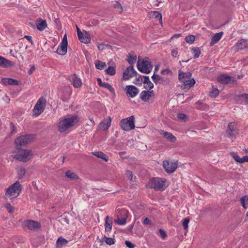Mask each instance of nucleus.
<instances>
[{
  "mask_svg": "<svg viewBox=\"0 0 248 248\" xmlns=\"http://www.w3.org/2000/svg\"><path fill=\"white\" fill-rule=\"evenodd\" d=\"M79 120L78 117L76 115L63 119L60 121L58 124V131L61 133L65 132L68 128L77 124Z\"/></svg>",
  "mask_w": 248,
  "mask_h": 248,
  "instance_id": "nucleus-1",
  "label": "nucleus"
},
{
  "mask_svg": "<svg viewBox=\"0 0 248 248\" xmlns=\"http://www.w3.org/2000/svg\"><path fill=\"white\" fill-rule=\"evenodd\" d=\"M166 180L161 178H152L146 185L148 188H154L156 191H163L167 186L165 185Z\"/></svg>",
  "mask_w": 248,
  "mask_h": 248,
  "instance_id": "nucleus-2",
  "label": "nucleus"
},
{
  "mask_svg": "<svg viewBox=\"0 0 248 248\" xmlns=\"http://www.w3.org/2000/svg\"><path fill=\"white\" fill-rule=\"evenodd\" d=\"M139 60L137 62V68L139 71L144 74L150 73L153 69L152 62L149 61L148 57L144 58L141 61L140 60V57H139Z\"/></svg>",
  "mask_w": 248,
  "mask_h": 248,
  "instance_id": "nucleus-3",
  "label": "nucleus"
},
{
  "mask_svg": "<svg viewBox=\"0 0 248 248\" xmlns=\"http://www.w3.org/2000/svg\"><path fill=\"white\" fill-rule=\"evenodd\" d=\"M18 151V153L13 156V158L16 160L27 162L30 160L32 155V153L31 150L23 149L21 148H16Z\"/></svg>",
  "mask_w": 248,
  "mask_h": 248,
  "instance_id": "nucleus-4",
  "label": "nucleus"
},
{
  "mask_svg": "<svg viewBox=\"0 0 248 248\" xmlns=\"http://www.w3.org/2000/svg\"><path fill=\"white\" fill-rule=\"evenodd\" d=\"M22 190V186L18 181H16L7 189L5 195L10 198L17 197Z\"/></svg>",
  "mask_w": 248,
  "mask_h": 248,
  "instance_id": "nucleus-5",
  "label": "nucleus"
},
{
  "mask_svg": "<svg viewBox=\"0 0 248 248\" xmlns=\"http://www.w3.org/2000/svg\"><path fill=\"white\" fill-rule=\"evenodd\" d=\"M35 136L33 134H28L22 135L17 137L15 143L16 148H19V146H25L29 143L32 142L35 139Z\"/></svg>",
  "mask_w": 248,
  "mask_h": 248,
  "instance_id": "nucleus-6",
  "label": "nucleus"
},
{
  "mask_svg": "<svg viewBox=\"0 0 248 248\" xmlns=\"http://www.w3.org/2000/svg\"><path fill=\"white\" fill-rule=\"evenodd\" d=\"M46 104V100L43 97L39 98L33 108V113L36 116L41 114L44 111Z\"/></svg>",
  "mask_w": 248,
  "mask_h": 248,
  "instance_id": "nucleus-7",
  "label": "nucleus"
},
{
  "mask_svg": "<svg viewBox=\"0 0 248 248\" xmlns=\"http://www.w3.org/2000/svg\"><path fill=\"white\" fill-rule=\"evenodd\" d=\"M185 73L182 71H179L178 75V78L179 80L183 82V85L185 86V88H190L192 87L195 84V80L193 78H192L191 80L186 78Z\"/></svg>",
  "mask_w": 248,
  "mask_h": 248,
  "instance_id": "nucleus-8",
  "label": "nucleus"
},
{
  "mask_svg": "<svg viewBox=\"0 0 248 248\" xmlns=\"http://www.w3.org/2000/svg\"><path fill=\"white\" fill-rule=\"evenodd\" d=\"M178 166L177 162H170L168 160H164L163 162V167L165 171L168 173H172L176 170Z\"/></svg>",
  "mask_w": 248,
  "mask_h": 248,
  "instance_id": "nucleus-9",
  "label": "nucleus"
},
{
  "mask_svg": "<svg viewBox=\"0 0 248 248\" xmlns=\"http://www.w3.org/2000/svg\"><path fill=\"white\" fill-rule=\"evenodd\" d=\"M217 80L220 83L223 84H227L229 83L234 84L236 83V80L233 77L227 76L226 75H222L220 76H219L217 78Z\"/></svg>",
  "mask_w": 248,
  "mask_h": 248,
  "instance_id": "nucleus-10",
  "label": "nucleus"
},
{
  "mask_svg": "<svg viewBox=\"0 0 248 248\" xmlns=\"http://www.w3.org/2000/svg\"><path fill=\"white\" fill-rule=\"evenodd\" d=\"M237 130L236 124L234 122L230 123L228 125L226 133L230 137L235 138Z\"/></svg>",
  "mask_w": 248,
  "mask_h": 248,
  "instance_id": "nucleus-11",
  "label": "nucleus"
},
{
  "mask_svg": "<svg viewBox=\"0 0 248 248\" xmlns=\"http://www.w3.org/2000/svg\"><path fill=\"white\" fill-rule=\"evenodd\" d=\"M151 78L155 84L159 83L164 85H167L169 84L170 82L169 78H166L165 79L162 77L155 73H154Z\"/></svg>",
  "mask_w": 248,
  "mask_h": 248,
  "instance_id": "nucleus-12",
  "label": "nucleus"
},
{
  "mask_svg": "<svg viewBox=\"0 0 248 248\" xmlns=\"http://www.w3.org/2000/svg\"><path fill=\"white\" fill-rule=\"evenodd\" d=\"M23 225L24 227H26L31 230L38 229L41 227V225L39 222L31 220H27L23 222Z\"/></svg>",
  "mask_w": 248,
  "mask_h": 248,
  "instance_id": "nucleus-13",
  "label": "nucleus"
},
{
  "mask_svg": "<svg viewBox=\"0 0 248 248\" xmlns=\"http://www.w3.org/2000/svg\"><path fill=\"white\" fill-rule=\"evenodd\" d=\"M135 119L133 115L125 118V131H129L135 128Z\"/></svg>",
  "mask_w": 248,
  "mask_h": 248,
  "instance_id": "nucleus-14",
  "label": "nucleus"
},
{
  "mask_svg": "<svg viewBox=\"0 0 248 248\" xmlns=\"http://www.w3.org/2000/svg\"><path fill=\"white\" fill-rule=\"evenodd\" d=\"M72 93V89L70 86H64L62 89L61 97L63 101H67Z\"/></svg>",
  "mask_w": 248,
  "mask_h": 248,
  "instance_id": "nucleus-15",
  "label": "nucleus"
},
{
  "mask_svg": "<svg viewBox=\"0 0 248 248\" xmlns=\"http://www.w3.org/2000/svg\"><path fill=\"white\" fill-rule=\"evenodd\" d=\"M68 79L72 83L75 88H79L82 85V82L76 74H73L68 77Z\"/></svg>",
  "mask_w": 248,
  "mask_h": 248,
  "instance_id": "nucleus-16",
  "label": "nucleus"
},
{
  "mask_svg": "<svg viewBox=\"0 0 248 248\" xmlns=\"http://www.w3.org/2000/svg\"><path fill=\"white\" fill-rule=\"evenodd\" d=\"M125 89L126 94L131 98L135 97L139 92L138 88L134 85H128Z\"/></svg>",
  "mask_w": 248,
  "mask_h": 248,
  "instance_id": "nucleus-17",
  "label": "nucleus"
},
{
  "mask_svg": "<svg viewBox=\"0 0 248 248\" xmlns=\"http://www.w3.org/2000/svg\"><path fill=\"white\" fill-rule=\"evenodd\" d=\"M138 73L134 70L133 66L130 65L125 69V80L129 79L137 76Z\"/></svg>",
  "mask_w": 248,
  "mask_h": 248,
  "instance_id": "nucleus-18",
  "label": "nucleus"
},
{
  "mask_svg": "<svg viewBox=\"0 0 248 248\" xmlns=\"http://www.w3.org/2000/svg\"><path fill=\"white\" fill-rule=\"evenodd\" d=\"M111 122V119L110 117H108L106 119L100 123L98 127L100 129H103L104 131L107 130L110 126Z\"/></svg>",
  "mask_w": 248,
  "mask_h": 248,
  "instance_id": "nucleus-19",
  "label": "nucleus"
},
{
  "mask_svg": "<svg viewBox=\"0 0 248 248\" xmlns=\"http://www.w3.org/2000/svg\"><path fill=\"white\" fill-rule=\"evenodd\" d=\"M137 54L134 51H131L126 56V61L130 64V65L133 66L137 60Z\"/></svg>",
  "mask_w": 248,
  "mask_h": 248,
  "instance_id": "nucleus-20",
  "label": "nucleus"
},
{
  "mask_svg": "<svg viewBox=\"0 0 248 248\" xmlns=\"http://www.w3.org/2000/svg\"><path fill=\"white\" fill-rule=\"evenodd\" d=\"M35 25L36 26L37 29L40 31H43L47 27L46 21L40 18H39L36 20Z\"/></svg>",
  "mask_w": 248,
  "mask_h": 248,
  "instance_id": "nucleus-21",
  "label": "nucleus"
},
{
  "mask_svg": "<svg viewBox=\"0 0 248 248\" xmlns=\"http://www.w3.org/2000/svg\"><path fill=\"white\" fill-rule=\"evenodd\" d=\"M1 82L5 85H18V81L12 78H3L1 79Z\"/></svg>",
  "mask_w": 248,
  "mask_h": 248,
  "instance_id": "nucleus-22",
  "label": "nucleus"
},
{
  "mask_svg": "<svg viewBox=\"0 0 248 248\" xmlns=\"http://www.w3.org/2000/svg\"><path fill=\"white\" fill-rule=\"evenodd\" d=\"M13 65V62L0 56V66L6 68Z\"/></svg>",
  "mask_w": 248,
  "mask_h": 248,
  "instance_id": "nucleus-23",
  "label": "nucleus"
},
{
  "mask_svg": "<svg viewBox=\"0 0 248 248\" xmlns=\"http://www.w3.org/2000/svg\"><path fill=\"white\" fill-rule=\"evenodd\" d=\"M78 38L82 43L87 44L91 41L90 36L88 34H85V35L81 31L78 32Z\"/></svg>",
  "mask_w": 248,
  "mask_h": 248,
  "instance_id": "nucleus-24",
  "label": "nucleus"
},
{
  "mask_svg": "<svg viewBox=\"0 0 248 248\" xmlns=\"http://www.w3.org/2000/svg\"><path fill=\"white\" fill-rule=\"evenodd\" d=\"M67 45L65 44L60 43V46L58 47L56 52L59 55H65L67 50Z\"/></svg>",
  "mask_w": 248,
  "mask_h": 248,
  "instance_id": "nucleus-25",
  "label": "nucleus"
},
{
  "mask_svg": "<svg viewBox=\"0 0 248 248\" xmlns=\"http://www.w3.org/2000/svg\"><path fill=\"white\" fill-rule=\"evenodd\" d=\"M235 46L240 50L247 48L248 46L246 40L244 39H240L236 43Z\"/></svg>",
  "mask_w": 248,
  "mask_h": 248,
  "instance_id": "nucleus-26",
  "label": "nucleus"
},
{
  "mask_svg": "<svg viewBox=\"0 0 248 248\" xmlns=\"http://www.w3.org/2000/svg\"><path fill=\"white\" fill-rule=\"evenodd\" d=\"M223 33V32L222 31L215 33L212 37L210 42V45L213 46V45L217 43L221 39Z\"/></svg>",
  "mask_w": 248,
  "mask_h": 248,
  "instance_id": "nucleus-27",
  "label": "nucleus"
},
{
  "mask_svg": "<svg viewBox=\"0 0 248 248\" xmlns=\"http://www.w3.org/2000/svg\"><path fill=\"white\" fill-rule=\"evenodd\" d=\"M150 93L145 90L142 91L140 93V98L143 101H148L152 96Z\"/></svg>",
  "mask_w": 248,
  "mask_h": 248,
  "instance_id": "nucleus-28",
  "label": "nucleus"
},
{
  "mask_svg": "<svg viewBox=\"0 0 248 248\" xmlns=\"http://www.w3.org/2000/svg\"><path fill=\"white\" fill-rule=\"evenodd\" d=\"M105 220V230L106 232H109L112 229V222L109 221V217L108 216H107Z\"/></svg>",
  "mask_w": 248,
  "mask_h": 248,
  "instance_id": "nucleus-29",
  "label": "nucleus"
},
{
  "mask_svg": "<svg viewBox=\"0 0 248 248\" xmlns=\"http://www.w3.org/2000/svg\"><path fill=\"white\" fill-rule=\"evenodd\" d=\"M92 154L98 158L105 160L106 162H107L108 160V156L102 152H93Z\"/></svg>",
  "mask_w": 248,
  "mask_h": 248,
  "instance_id": "nucleus-30",
  "label": "nucleus"
},
{
  "mask_svg": "<svg viewBox=\"0 0 248 248\" xmlns=\"http://www.w3.org/2000/svg\"><path fill=\"white\" fill-rule=\"evenodd\" d=\"M68 241L62 237H59L57 241L56 246L58 248H61L62 246L66 245Z\"/></svg>",
  "mask_w": 248,
  "mask_h": 248,
  "instance_id": "nucleus-31",
  "label": "nucleus"
},
{
  "mask_svg": "<svg viewBox=\"0 0 248 248\" xmlns=\"http://www.w3.org/2000/svg\"><path fill=\"white\" fill-rule=\"evenodd\" d=\"M65 176L71 180H77L79 178L78 175L74 172H72L70 170H68L65 172Z\"/></svg>",
  "mask_w": 248,
  "mask_h": 248,
  "instance_id": "nucleus-32",
  "label": "nucleus"
},
{
  "mask_svg": "<svg viewBox=\"0 0 248 248\" xmlns=\"http://www.w3.org/2000/svg\"><path fill=\"white\" fill-rule=\"evenodd\" d=\"M163 135L164 137L171 142H174L176 140V137L170 132H164Z\"/></svg>",
  "mask_w": 248,
  "mask_h": 248,
  "instance_id": "nucleus-33",
  "label": "nucleus"
},
{
  "mask_svg": "<svg viewBox=\"0 0 248 248\" xmlns=\"http://www.w3.org/2000/svg\"><path fill=\"white\" fill-rule=\"evenodd\" d=\"M95 68L97 69L102 70L104 69L106 66V63L102 62L99 60H97L95 62Z\"/></svg>",
  "mask_w": 248,
  "mask_h": 248,
  "instance_id": "nucleus-34",
  "label": "nucleus"
},
{
  "mask_svg": "<svg viewBox=\"0 0 248 248\" xmlns=\"http://www.w3.org/2000/svg\"><path fill=\"white\" fill-rule=\"evenodd\" d=\"M241 203L245 209L248 208V196H244L240 199Z\"/></svg>",
  "mask_w": 248,
  "mask_h": 248,
  "instance_id": "nucleus-35",
  "label": "nucleus"
},
{
  "mask_svg": "<svg viewBox=\"0 0 248 248\" xmlns=\"http://www.w3.org/2000/svg\"><path fill=\"white\" fill-rule=\"evenodd\" d=\"M192 52L194 54V58H198L201 54V50L198 47H193L191 49Z\"/></svg>",
  "mask_w": 248,
  "mask_h": 248,
  "instance_id": "nucleus-36",
  "label": "nucleus"
},
{
  "mask_svg": "<svg viewBox=\"0 0 248 248\" xmlns=\"http://www.w3.org/2000/svg\"><path fill=\"white\" fill-rule=\"evenodd\" d=\"M114 222L118 225H124V217H121L120 215L117 216L114 219Z\"/></svg>",
  "mask_w": 248,
  "mask_h": 248,
  "instance_id": "nucleus-37",
  "label": "nucleus"
},
{
  "mask_svg": "<svg viewBox=\"0 0 248 248\" xmlns=\"http://www.w3.org/2000/svg\"><path fill=\"white\" fill-rule=\"evenodd\" d=\"M195 40V37L193 35H189L185 37V41L186 43L192 44Z\"/></svg>",
  "mask_w": 248,
  "mask_h": 248,
  "instance_id": "nucleus-38",
  "label": "nucleus"
},
{
  "mask_svg": "<svg viewBox=\"0 0 248 248\" xmlns=\"http://www.w3.org/2000/svg\"><path fill=\"white\" fill-rule=\"evenodd\" d=\"M107 74L110 76H113L116 73V69L114 67L109 66L108 69L105 70Z\"/></svg>",
  "mask_w": 248,
  "mask_h": 248,
  "instance_id": "nucleus-39",
  "label": "nucleus"
},
{
  "mask_svg": "<svg viewBox=\"0 0 248 248\" xmlns=\"http://www.w3.org/2000/svg\"><path fill=\"white\" fill-rule=\"evenodd\" d=\"M103 240L106 242V244L109 245H111L114 244V239L112 238H109L106 236H104L103 238Z\"/></svg>",
  "mask_w": 248,
  "mask_h": 248,
  "instance_id": "nucleus-40",
  "label": "nucleus"
},
{
  "mask_svg": "<svg viewBox=\"0 0 248 248\" xmlns=\"http://www.w3.org/2000/svg\"><path fill=\"white\" fill-rule=\"evenodd\" d=\"M152 15L156 19L159 20L160 22L162 21V15L161 13L157 11L152 12Z\"/></svg>",
  "mask_w": 248,
  "mask_h": 248,
  "instance_id": "nucleus-41",
  "label": "nucleus"
},
{
  "mask_svg": "<svg viewBox=\"0 0 248 248\" xmlns=\"http://www.w3.org/2000/svg\"><path fill=\"white\" fill-rule=\"evenodd\" d=\"M101 87L108 89L111 93L114 92V90L113 87L111 86V85L107 82H103Z\"/></svg>",
  "mask_w": 248,
  "mask_h": 248,
  "instance_id": "nucleus-42",
  "label": "nucleus"
},
{
  "mask_svg": "<svg viewBox=\"0 0 248 248\" xmlns=\"http://www.w3.org/2000/svg\"><path fill=\"white\" fill-rule=\"evenodd\" d=\"M219 94V90L217 88H213L212 92H210V96L216 97Z\"/></svg>",
  "mask_w": 248,
  "mask_h": 248,
  "instance_id": "nucleus-43",
  "label": "nucleus"
},
{
  "mask_svg": "<svg viewBox=\"0 0 248 248\" xmlns=\"http://www.w3.org/2000/svg\"><path fill=\"white\" fill-rule=\"evenodd\" d=\"M126 175L128 177L131 182H134V181H135L136 177V176L133 177V175L132 171H131L130 170H127L126 172Z\"/></svg>",
  "mask_w": 248,
  "mask_h": 248,
  "instance_id": "nucleus-44",
  "label": "nucleus"
},
{
  "mask_svg": "<svg viewBox=\"0 0 248 248\" xmlns=\"http://www.w3.org/2000/svg\"><path fill=\"white\" fill-rule=\"evenodd\" d=\"M230 155L236 162L239 163L240 160V157L237 155V153L232 152L230 153Z\"/></svg>",
  "mask_w": 248,
  "mask_h": 248,
  "instance_id": "nucleus-45",
  "label": "nucleus"
},
{
  "mask_svg": "<svg viewBox=\"0 0 248 248\" xmlns=\"http://www.w3.org/2000/svg\"><path fill=\"white\" fill-rule=\"evenodd\" d=\"M133 83L136 85H141L142 83V76L139 75L138 77L136 78Z\"/></svg>",
  "mask_w": 248,
  "mask_h": 248,
  "instance_id": "nucleus-46",
  "label": "nucleus"
},
{
  "mask_svg": "<svg viewBox=\"0 0 248 248\" xmlns=\"http://www.w3.org/2000/svg\"><path fill=\"white\" fill-rule=\"evenodd\" d=\"M5 207L8 211V212L10 214H12L14 211L13 207L9 203H6L5 204Z\"/></svg>",
  "mask_w": 248,
  "mask_h": 248,
  "instance_id": "nucleus-47",
  "label": "nucleus"
},
{
  "mask_svg": "<svg viewBox=\"0 0 248 248\" xmlns=\"http://www.w3.org/2000/svg\"><path fill=\"white\" fill-rule=\"evenodd\" d=\"M143 87L146 89L151 90L154 88V84L151 81H149V82L146 83V84H144Z\"/></svg>",
  "mask_w": 248,
  "mask_h": 248,
  "instance_id": "nucleus-48",
  "label": "nucleus"
},
{
  "mask_svg": "<svg viewBox=\"0 0 248 248\" xmlns=\"http://www.w3.org/2000/svg\"><path fill=\"white\" fill-rule=\"evenodd\" d=\"M26 173V170L24 168H21L18 172V177L19 179H21L25 175Z\"/></svg>",
  "mask_w": 248,
  "mask_h": 248,
  "instance_id": "nucleus-49",
  "label": "nucleus"
},
{
  "mask_svg": "<svg viewBox=\"0 0 248 248\" xmlns=\"http://www.w3.org/2000/svg\"><path fill=\"white\" fill-rule=\"evenodd\" d=\"M189 222V219L188 218H185L183 222V226L184 230H187L188 228V224Z\"/></svg>",
  "mask_w": 248,
  "mask_h": 248,
  "instance_id": "nucleus-50",
  "label": "nucleus"
},
{
  "mask_svg": "<svg viewBox=\"0 0 248 248\" xmlns=\"http://www.w3.org/2000/svg\"><path fill=\"white\" fill-rule=\"evenodd\" d=\"M114 7L117 9L120 12H122L123 11V7L121 6V4L117 1L115 4Z\"/></svg>",
  "mask_w": 248,
  "mask_h": 248,
  "instance_id": "nucleus-51",
  "label": "nucleus"
},
{
  "mask_svg": "<svg viewBox=\"0 0 248 248\" xmlns=\"http://www.w3.org/2000/svg\"><path fill=\"white\" fill-rule=\"evenodd\" d=\"M125 245L128 248H134L135 247V245L133 244L130 241H125Z\"/></svg>",
  "mask_w": 248,
  "mask_h": 248,
  "instance_id": "nucleus-52",
  "label": "nucleus"
},
{
  "mask_svg": "<svg viewBox=\"0 0 248 248\" xmlns=\"http://www.w3.org/2000/svg\"><path fill=\"white\" fill-rule=\"evenodd\" d=\"M159 232L162 238L164 239L167 237V233H166L165 231L162 230V229H160L159 230Z\"/></svg>",
  "mask_w": 248,
  "mask_h": 248,
  "instance_id": "nucleus-53",
  "label": "nucleus"
},
{
  "mask_svg": "<svg viewBox=\"0 0 248 248\" xmlns=\"http://www.w3.org/2000/svg\"><path fill=\"white\" fill-rule=\"evenodd\" d=\"M120 215L121 217H124V209L123 208H118L117 209V216Z\"/></svg>",
  "mask_w": 248,
  "mask_h": 248,
  "instance_id": "nucleus-54",
  "label": "nucleus"
},
{
  "mask_svg": "<svg viewBox=\"0 0 248 248\" xmlns=\"http://www.w3.org/2000/svg\"><path fill=\"white\" fill-rule=\"evenodd\" d=\"M177 118L182 120H185L186 119V116L184 113H178L177 115Z\"/></svg>",
  "mask_w": 248,
  "mask_h": 248,
  "instance_id": "nucleus-55",
  "label": "nucleus"
},
{
  "mask_svg": "<svg viewBox=\"0 0 248 248\" xmlns=\"http://www.w3.org/2000/svg\"><path fill=\"white\" fill-rule=\"evenodd\" d=\"M171 56L173 58H176L178 54L177 48L172 49L171 50Z\"/></svg>",
  "mask_w": 248,
  "mask_h": 248,
  "instance_id": "nucleus-56",
  "label": "nucleus"
},
{
  "mask_svg": "<svg viewBox=\"0 0 248 248\" xmlns=\"http://www.w3.org/2000/svg\"><path fill=\"white\" fill-rule=\"evenodd\" d=\"M244 162H248V156L246 155L242 157H240L239 163H243Z\"/></svg>",
  "mask_w": 248,
  "mask_h": 248,
  "instance_id": "nucleus-57",
  "label": "nucleus"
},
{
  "mask_svg": "<svg viewBox=\"0 0 248 248\" xmlns=\"http://www.w3.org/2000/svg\"><path fill=\"white\" fill-rule=\"evenodd\" d=\"M161 74L163 75H169L171 74V71L169 69H165L161 71Z\"/></svg>",
  "mask_w": 248,
  "mask_h": 248,
  "instance_id": "nucleus-58",
  "label": "nucleus"
},
{
  "mask_svg": "<svg viewBox=\"0 0 248 248\" xmlns=\"http://www.w3.org/2000/svg\"><path fill=\"white\" fill-rule=\"evenodd\" d=\"M239 98L244 97L246 100V103L248 104V94L247 93H243L238 95V96Z\"/></svg>",
  "mask_w": 248,
  "mask_h": 248,
  "instance_id": "nucleus-59",
  "label": "nucleus"
},
{
  "mask_svg": "<svg viewBox=\"0 0 248 248\" xmlns=\"http://www.w3.org/2000/svg\"><path fill=\"white\" fill-rule=\"evenodd\" d=\"M142 78H144V80L142 81V82H143L144 84H146V83L149 82L150 80L149 77L148 76H142Z\"/></svg>",
  "mask_w": 248,
  "mask_h": 248,
  "instance_id": "nucleus-60",
  "label": "nucleus"
},
{
  "mask_svg": "<svg viewBox=\"0 0 248 248\" xmlns=\"http://www.w3.org/2000/svg\"><path fill=\"white\" fill-rule=\"evenodd\" d=\"M24 38L27 39L31 43V45L33 44L32 40V37L31 36L25 35Z\"/></svg>",
  "mask_w": 248,
  "mask_h": 248,
  "instance_id": "nucleus-61",
  "label": "nucleus"
},
{
  "mask_svg": "<svg viewBox=\"0 0 248 248\" xmlns=\"http://www.w3.org/2000/svg\"><path fill=\"white\" fill-rule=\"evenodd\" d=\"M61 43H62V44H66V45H68V43H67V37H66V35L65 34L63 37V39L62 40V41L61 42Z\"/></svg>",
  "mask_w": 248,
  "mask_h": 248,
  "instance_id": "nucleus-62",
  "label": "nucleus"
},
{
  "mask_svg": "<svg viewBox=\"0 0 248 248\" xmlns=\"http://www.w3.org/2000/svg\"><path fill=\"white\" fill-rule=\"evenodd\" d=\"M143 223L144 224H151V220L148 217H145Z\"/></svg>",
  "mask_w": 248,
  "mask_h": 248,
  "instance_id": "nucleus-63",
  "label": "nucleus"
},
{
  "mask_svg": "<svg viewBox=\"0 0 248 248\" xmlns=\"http://www.w3.org/2000/svg\"><path fill=\"white\" fill-rule=\"evenodd\" d=\"M191 76H192V74L190 72H187V73H185V77H186V78H187V79H189V80H191Z\"/></svg>",
  "mask_w": 248,
  "mask_h": 248,
  "instance_id": "nucleus-64",
  "label": "nucleus"
}]
</instances>
